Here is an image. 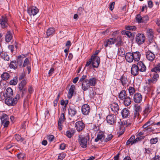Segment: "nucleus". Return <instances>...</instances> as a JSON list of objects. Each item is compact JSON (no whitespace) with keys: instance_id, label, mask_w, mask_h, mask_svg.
Masks as SVG:
<instances>
[{"instance_id":"1","label":"nucleus","mask_w":160,"mask_h":160,"mask_svg":"<svg viewBox=\"0 0 160 160\" xmlns=\"http://www.w3.org/2000/svg\"><path fill=\"white\" fill-rule=\"evenodd\" d=\"M97 79L95 77H91L89 79H87L84 81L82 83V89L86 91L88 90L91 86H94L97 83Z\"/></svg>"},{"instance_id":"2","label":"nucleus","mask_w":160,"mask_h":160,"mask_svg":"<svg viewBox=\"0 0 160 160\" xmlns=\"http://www.w3.org/2000/svg\"><path fill=\"white\" fill-rule=\"evenodd\" d=\"M7 97L5 100V103L8 106H13L17 103L20 96L19 94H17L14 98H12L11 96Z\"/></svg>"},{"instance_id":"3","label":"nucleus","mask_w":160,"mask_h":160,"mask_svg":"<svg viewBox=\"0 0 160 160\" xmlns=\"http://www.w3.org/2000/svg\"><path fill=\"white\" fill-rule=\"evenodd\" d=\"M87 137L82 135H79L78 136V142L81 147L83 148L87 147Z\"/></svg>"},{"instance_id":"4","label":"nucleus","mask_w":160,"mask_h":160,"mask_svg":"<svg viewBox=\"0 0 160 160\" xmlns=\"http://www.w3.org/2000/svg\"><path fill=\"white\" fill-rule=\"evenodd\" d=\"M1 123L4 128H7L9 124V117L6 114L3 113L1 117Z\"/></svg>"},{"instance_id":"5","label":"nucleus","mask_w":160,"mask_h":160,"mask_svg":"<svg viewBox=\"0 0 160 160\" xmlns=\"http://www.w3.org/2000/svg\"><path fill=\"white\" fill-rule=\"evenodd\" d=\"M145 39V37L143 34L142 33H138L136 36V40L138 45H141L144 42Z\"/></svg>"},{"instance_id":"6","label":"nucleus","mask_w":160,"mask_h":160,"mask_svg":"<svg viewBox=\"0 0 160 160\" xmlns=\"http://www.w3.org/2000/svg\"><path fill=\"white\" fill-rule=\"evenodd\" d=\"M76 107L73 104H71L69 106L68 109V113L69 116L73 117L77 113V111Z\"/></svg>"},{"instance_id":"7","label":"nucleus","mask_w":160,"mask_h":160,"mask_svg":"<svg viewBox=\"0 0 160 160\" xmlns=\"http://www.w3.org/2000/svg\"><path fill=\"white\" fill-rule=\"evenodd\" d=\"M39 10L36 7L32 6L28 8L27 12L30 16H34L38 12Z\"/></svg>"},{"instance_id":"8","label":"nucleus","mask_w":160,"mask_h":160,"mask_svg":"<svg viewBox=\"0 0 160 160\" xmlns=\"http://www.w3.org/2000/svg\"><path fill=\"white\" fill-rule=\"evenodd\" d=\"M92 64L94 68H98L99 65L100 61V58L98 56L92 55L91 56Z\"/></svg>"},{"instance_id":"9","label":"nucleus","mask_w":160,"mask_h":160,"mask_svg":"<svg viewBox=\"0 0 160 160\" xmlns=\"http://www.w3.org/2000/svg\"><path fill=\"white\" fill-rule=\"evenodd\" d=\"M116 116L112 114L108 115L106 117L107 122L110 125H113L116 121Z\"/></svg>"},{"instance_id":"10","label":"nucleus","mask_w":160,"mask_h":160,"mask_svg":"<svg viewBox=\"0 0 160 160\" xmlns=\"http://www.w3.org/2000/svg\"><path fill=\"white\" fill-rule=\"evenodd\" d=\"M76 129L78 132L82 131L85 128V124L82 121L77 122L75 124Z\"/></svg>"},{"instance_id":"11","label":"nucleus","mask_w":160,"mask_h":160,"mask_svg":"<svg viewBox=\"0 0 160 160\" xmlns=\"http://www.w3.org/2000/svg\"><path fill=\"white\" fill-rule=\"evenodd\" d=\"M90 111V109L89 105L87 104L83 105L82 107L81 111L82 113L84 115L88 114Z\"/></svg>"},{"instance_id":"12","label":"nucleus","mask_w":160,"mask_h":160,"mask_svg":"<svg viewBox=\"0 0 160 160\" xmlns=\"http://www.w3.org/2000/svg\"><path fill=\"white\" fill-rule=\"evenodd\" d=\"M142 95L140 93H136L133 96V101L136 103H140L142 101Z\"/></svg>"},{"instance_id":"13","label":"nucleus","mask_w":160,"mask_h":160,"mask_svg":"<svg viewBox=\"0 0 160 160\" xmlns=\"http://www.w3.org/2000/svg\"><path fill=\"white\" fill-rule=\"evenodd\" d=\"M131 73L134 76L138 75L140 71L137 65L134 64L132 65L131 70Z\"/></svg>"},{"instance_id":"14","label":"nucleus","mask_w":160,"mask_h":160,"mask_svg":"<svg viewBox=\"0 0 160 160\" xmlns=\"http://www.w3.org/2000/svg\"><path fill=\"white\" fill-rule=\"evenodd\" d=\"M8 19L5 16H2L0 19V24L2 28H4L7 26L8 25Z\"/></svg>"},{"instance_id":"15","label":"nucleus","mask_w":160,"mask_h":160,"mask_svg":"<svg viewBox=\"0 0 160 160\" xmlns=\"http://www.w3.org/2000/svg\"><path fill=\"white\" fill-rule=\"evenodd\" d=\"M137 65L138 67L140 72H144L146 70V67L144 63L142 61L138 62Z\"/></svg>"},{"instance_id":"16","label":"nucleus","mask_w":160,"mask_h":160,"mask_svg":"<svg viewBox=\"0 0 160 160\" xmlns=\"http://www.w3.org/2000/svg\"><path fill=\"white\" fill-rule=\"evenodd\" d=\"M110 108L112 111L115 115H117L118 113L119 108L117 103H113L111 105Z\"/></svg>"},{"instance_id":"17","label":"nucleus","mask_w":160,"mask_h":160,"mask_svg":"<svg viewBox=\"0 0 160 160\" xmlns=\"http://www.w3.org/2000/svg\"><path fill=\"white\" fill-rule=\"evenodd\" d=\"M125 57L126 61L128 62H132L133 60L132 52H127L125 55Z\"/></svg>"},{"instance_id":"18","label":"nucleus","mask_w":160,"mask_h":160,"mask_svg":"<svg viewBox=\"0 0 160 160\" xmlns=\"http://www.w3.org/2000/svg\"><path fill=\"white\" fill-rule=\"evenodd\" d=\"M146 58L150 61H152L155 57V55L150 51H148L146 53Z\"/></svg>"},{"instance_id":"19","label":"nucleus","mask_w":160,"mask_h":160,"mask_svg":"<svg viewBox=\"0 0 160 160\" xmlns=\"http://www.w3.org/2000/svg\"><path fill=\"white\" fill-rule=\"evenodd\" d=\"M151 107L149 105H147L143 111V115L144 118H146L151 112Z\"/></svg>"},{"instance_id":"20","label":"nucleus","mask_w":160,"mask_h":160,"mask_svg":"<svg viewBox=\"0 0 160 160\" xmlns=\"http://www.w3.org/2000/svg\"><path fill=\"white\" fill-rule=\"evenodd\" d=\"M24 57L25 55L23 54H22L17 56L16 62L17 64L19 66L20 68L22 67L23 60Z\"/></svg>"},{"instance_id":"21","label":"nucleus","mask_w":160,"mask_h":160,"mask_svg":"<svg viewBox=\"0 0 160 160\" xmlns=\"http://www.w3.org/2000/svg\"><path fill=\"white\" fill-rule=\"evenodd\" d=\"M133 58L135 61L138 62L140 60L141 56L140 53L138 51L132 52Z\"/></svg>"},{"instance_id":"22","label":"nucleus","mask_w":160,"mask_h":160,"mask_svg":"<svg viewBox=\"0 0 160 160\" xmlns=\"http://www.w3.org/2000/svg\"><path fill=\"white\" fill-rule=\"evenodd\" d=\"M76 132V130L74 129H69L67 130L65 134V135L68 138H70L74 135Z\"/></svg>"},{"instance_id":"23","label":"nucleus","mask_w":160,"mask_h":160,"mask_svg":"<svg viewBox=\"0 0 160 160\" xmlns=\"http://www.w3.org/2000/svg\"><path fill=\"white\" fill-rule=\"evenodd\" d=\"M116 42V39L113 38H110L106 40L104 43L105 47H107L110 45L113 44Z\"/></svg>"},{"instance_id":"24","label":"nucleus","mask_w":160,"mask_h":160,"mask_svg":"<svg viewBox=\"0 0 160 160\" xmlns=\"http://www.w3.org/2000/svg\"><path fill=\"white\" fill-rule=\"evenodd\" d=\"M12 38V35L11 32L8 31L5 37V40L6 42H9Z\"/></svg>"},{"instance_id":"25","label":"nucleus","mask_w":160,"mask_h":160,"mask_svg":"<svg viewBox=\"0 0 160 160\" xmlns=\"http://www.w3.org/2000/svg\"><path fill=\"white\" fill-rule=\"evenodd\" d=\"M75 88V85H72L71 86L68 91V96L69 98H71L72 97Z\"/></svg>"},{"instance_id":"26","label":"nucleus","mask_w":160,"mask_h":160,"mask_svg":"<svg viewBox=\"0 0 160 160\" xmlns=\"http://www.w3.org/2000/svg\"><path fill=\"white\" fill-rule=\"evenodd\" d=\"M127 97L126 92L125 90H122L119 94L118 98L120 100H123Z\"/></svg>"},{"instance_id":"27","label":"nucleus","mask_w":160,"mask_h":160,"mask_svg":"<svg viewBox=\"0 0 160 160\" xmlns=\"http://www.w3.org/2000/svg\"><path fill=\"white\" fill-rule=\"evenodd\" d=\"M121 114L123 118H127L129 114V111L128 109L124 108L121 111Z\"/></svg>"},{"instance_id":"28","label":"nucleus","mask_w":160,"mask_h":160,"mask_svg":"<svg viewBox=\"0 0 160 160\" xmlns=\"http://www.w3.org/2000/svg\"><path fill=\"white\" fill-rule=\"evenodd\" d=\"M28 82V81L26 79H23L22 80L18 85V88L20 91H21L23 89L24 87L25 86Z\"/></svg>"},{"instance_id":"29","label":"nucleus","mask_w":160,"mask_h":160,"mask_svg":"<svg viewBox=\"0 0 160 160\" xmlns=\"http://www.w3.org/2000/svg\"><path fill=\"white\" fill-rule=\"evenodd\" d=\"M147 34L149 40L152 39L153 37V33L152 29H148L147 31Z\"/></svg>"},{"instance_id":"30","label":"nucleus","mask_w":160,"mask_h":160,"mask_svg":"<svg viewBox=\"0 0 160 160\" xmlns=\"http://www.w3.org/2000/svg\"><path fill=\"white\" fill-rule=\"evenodd\" d=\"M105 138V135L102 132H100L98 133L97 135V138L95 139V142H98L99 140L102 141Z\"/></svg>"},{"instance_id":"31","label":"nucleus","mask_w":160,"mask_h":160,"mask_svg":"<svg viewBox=\"0 0 160 160\" xmlns=\"http://www.w3.org/2000/svg\"><path fill=\"white\" fill-rule=\"evenodd\" d=\"M18 65L16 60L12 61L9 65V67L11 69H13L14 70L16 69L18 67Z\"/></svg>"},{"instance_id":"32","label":"nucleus","mask_w":160,"mask_h":160,"mask_svg":"<svg viewBox=\"0 0 160 160\" xmlns=\"http://www.w3.org/2000/svg\"><path fill=\"white\" fill-rule=\"evenodd\" d=\"M122 101H123V103L125 106H128L129 105L131 102V99L128 96L125 98Z\"/></svg>"},{"instance_id":"33","label":"nucleus","mask_w":160,"mask_h":160,"mask_svg":"<svg viewBox=\"0 0 160 160\" xmlns=\"http://www.w3.org/2000/svg\"><path fill=\"white\" fill-rule=\"evenodd\" d=\"M120 80L123 86H125L128 82L127 78L124 76H122L120 78Z\"/></svg>"},{"instance_id":"34","label":"nucleus","mask_w":160,"mask_h":160,"mask_svg":"<svg viewBox=\"0 0 160 160\" xmlns=\"http://www.w3.org/2000/svg\"><path fill=\"white\" fill-rule=\"evenodd\" d=\"M134 111L140 113L142 110V108L141 106L138 104H135L134 105Z\"/></svg>"},{"instance_id":"35","label":"nucleus","mask_w":160,"mask_h":160,"mask_svg":"<svg viewBox=\"0 0 160 160\" xmlns=\"http://www.w3.org/2000/svg\"><path fill=\"white\" fill-rule=\"evenodd\" d=\"M1 54L2 55L1 56V57L5 60L8 61L9 60L10 58L7 53L4 52H2Z\"/></svg>"},{"instance_id":"36","label":"nucleus","mask_w":160,"mask_h":160,"mask_svg":"<svg viewBox=\"0 0 160 160\" xmlns=\"http://www.w3.org/2000/svg\"><path fill=\"white\" fill-rule=\"evenodd\" d=\"M6 94L7 97L12 96L13 94V92L12 89L10 88H8L6 90Z\"/></svg>"},{"instance_id":"37","label":"nucleus","mask_w":160,"mask_h":160,"mask_svg":"<svg viewBox=\"0 0 160 160\" xmlns=\"http://www.w3.org/2000/svg\"><path fill=\"white\" fill-rule=\"evenodd\" d=\"M54 32V28H50L47 30L46 34L48 36H49L52 34Z\"/></svg>"},{"instance_id":"38","label":"nucleus","mask_w":160,"mask_h":160,"mask_svg":"<svg viewBox=\"0 0 160 160\" xmlns=\"http://www.w3.org/2000/svg\"><path fill=\"white\" fill-rule=\"evenodd\" d=\"M9 73L7 72H3L1 75V77L3 80H6L9 78Z\"/></svg>"},{"instance_id":"39","label":"nucleus","mask_w":160,"mask_h":160,"mask_svg":"<svg viewBox=\"0 0 160 160\" xmlns=\"http://www.w3.org/2000/svg\"><path fill=\"white\" fill-rule=\"evenodd\" d=\"M135 137L134 135H132L129 139L127 141L126 144L128 145L131 143V145H132L135 143V142H133V140L134 139Z\"/></svg>"},{"instance_id":"40","label":"nucleus","mask_w":160,"mask_h":160,"mask_svg":"<svg viewBox=\"0 0 160 160\" xmlns=\"http://www.w3.org/2000/svg\"><path fill=\"white\" fill-rule=\"evenodd\" d=\"M125 29L128 30L134 31L136 30V27L135 26H126L125 27Z\"/></svg>"},{"instance_id":"41","label":"nucleus","mask_w":160,"mask_h":160,"mask_svg":"<svg viewBox=\"0 0 160 160\" xmlns=\"http://www.w3.org/2000/svg\"><path fill=\"white\" fill-rule=\"evenodd\" d=\"M18 82V78L17 77H15L13 79L10 81V84L11 85H15L17 84Z\"/></svg>"},{"instance_id":"42","label":"nucleus","mask_w":160,"mask_h":160,"mask_svg":"<svg viewBox=\"0 0 160 160\" xmlns=\"http://www.w3.org/2000/svg\"><path fill=\"white\" fill-rule=\"evenodd\" d=\"M136 21L138 23H142V18L140 14L137 15L135 18Z\"/></svg>"},{"instance_id":"43","label":"nucleus","mask_w":160,"mask_h":160,"mask_svg":"<svg viewBox=\"0 0 160 160\" xmlns=\"http://www.w3.org/2000/svg\"><path fill=\"white\" fill-rule=\"evenodd\" d=\"M152 71L155 72H160V63L158 64L154 68H153L152 70Z\"/></svg>"},{"instance_id":"44","label":"nucleus","mask_w":160,"mask_h":160,"mask_svg":"<svg viewBox=\"0 0 160 160\" xmlns=\"http://www.w3.org/2000/svg\"><path fill=\"white\" fill-rule=\"evenodd\" d=\"M65 119V114L63 112H62L61 114L60 118L59 119L58 122L63 123Z\"/></svg>"},{"instance_id":"45","label":"nucleus","mask_w":160,"mask_h":160,"mask_svg":"<svg viewBox=\"0 0 160 160\" xmlns=\"http://www.w3.org/2000/svg\"><path fill=\"white\" fill-rule=\"evenodd\" d=\"M128 90L130 95H132L135 92L134 88L132 87H129Z\"/></svg>"},{"instance_id":"46","label":"nucleus","mask_w":160,"mask_h":160,"mask_svg":"<svg viewBox=\"0 0 160 160\" xmlns=\"http://www.w3.org/2000/svg\"><path fill=\"white\" fill-rule=\"evenodd\" d=\"M15 138L17 141L20 142H22L24 140V138L21 137V136L18 134L15 135Z\"/></svg>"},{"instance_id":"47","label":"nucleus","mask_w":160,"mask_h":160,"mask_svg":"<svg viewBox=\"0 0 160 160\" xmlns=\"http://www.w3.org/2000/svg\"><path fill=\"white\" fill-rule=\"evenodd\" d=\"M118 53L119 55L122 56L124 55L125 54V51L124 49L123 48H120L118 49Z\"/></svg>"},{"instance_id":"48","label":"nucleus","mask_w":160,"mask_h":160,"mask_svg":"<svg viewBox=\"0 0 160 160\" xmlns=\"http://www.w3.org/2000/svg\"><path fill=\"white\" fill-rule=\"evenodd\" d=\"M29 64H30V62L29 59L26 58L24 61L22 65V67H25L26 66H28Z\"/></svg>"},{"instance_id":"49","label":"nucleus","mask_w":160,"mask_h":160,"mask_svg":"<svg viewBox=\"0 0 160 160\" xmlns=\"http://www.w3.org/2000/svg\"><path fill=\"white\" fill-rule=\"evenodd\" d=\"M122 34L127 35L129 38H130L132 36V33L131 32L125 30L123 31L122 32Z\"/></svg>"},{"instance_id":"50","label":"nucleus","mask_w":160,"mask_h":160,"mask_svg":"<svg viewBox=\"0 0 160 160\" xmlns=\"http://www.w3.org/2000/svg\"><path fill=\"white\" fill-rule=\"evenodd\" d=\"M158 138H155L151 139L150 141V143L151 144H155L158 142Z\"/></svg>"},{"instance_id":"51","label":"nucleus","mask_w":160,"mask_h":160,"mask_svg":"<svg viewBox=\"0 0 160 160\" xmlns=\"http://www.w3.org/2000/svg\"><path fill=\"white\" fill-rule=\"evenodd\" d=\"M66 154L65 153H60L58 156V160H62L65 157Z\"/></svg>"},{"instance_id":"52","label":"nucleus","mask_w":160,"mask_h":160,"mask_svg":"<svg viewBox=\"0 0 160 160\" xmlns=\"http://www.w3.org/2000/svg\"><path fill=\"white\" fill-rule=\"evenodd\" d=\"M113 135L111 134H109L107 136L106 138L105 139L104 141L105 142H107L111 140L112 139L113 137Z\"/></svg>"},{"instance_id":"53","label":"nucleus","mask_w":160,"mask_h":160,"mask_svg":"<svg viewBox=\"0 0 160 160\" xmlns=\"http://www.w3.org/2000/svg\"><path fill=\"white\" fill-rule=\"evenodd\" d=\"M140 115V113L134 111V113L133 114V118L134 119H138Z\"/></svg>"},{"instance_id":"54","label":"nucleus","mask_w":160,"mask_h":160,"mask_svg":"<svg viewBox=\"0 0 160 160\" xmlns=\"http://www.w3.org/2000/svg\"><path fill=\"white\" fill-rule=\"evenodd\" d=\"M54 137L53 135H48L47 136V139L50 142H52L54 139Z\"/></svg>"},{"instance_id":"55","label":"nucleus","mask_w":160,"mask_h":160,"mask_svg":"<svg viewBox=\"0 0 160 160\" xmlns=\"http://www.w3.org/2000/svg\"><path fill=\"white\" fill-rule=\"evenodd\" d=\"M125 127L119 128V131L118 132L119 135H122L125 131Z\"/></svg>"},{"instance_id":"56","label":"nucleus","mask_w":160,"mask_h":160,"mask_svg":"<svg viewBox=\"0 0 160 160\" xmlns=\"http://www.w3.org/2000/svg\"><path fill=\"white\" fill-rule=\"evenodd\" d=\"M142 23H146L147 21L148 20V17L147 16H145L142 17Z\"/></svg>"},{"instance_id":"57","label":"nucleus","mask_w":160,"mask_h":160,"mask_svg":"<svg viewBox=\"0 0 160 160\" xmlns=\"http://www.w3.org/2000/svg\"><path fill=\"white\" fill-rule=\"evenodd\" d=\"M115 5V2H112L110 3L109 4V9L112 11L114 9Z\"/></svg>"},{"instance_id":"58","label":"nucleus","mask_w":160,"mask_h":160,"mask_svg":"<svg viewBox=\"0 0 160 160\" xmlns=\"http://www.w3.org/2000/svg\"><path fill=\"white\" fill-rule=\"evenodd\" d=\"M83 9H84L82 8L79 7L78 10V13L79 14H82L83 13Z\"/></svg>"},{"instance_id":"59","label":"nucleus","mask_w":160,"mask_h":160,"mask_svg":"<svg viewBox=\"0 0 160 160\" xmlns=\"http://www.w3.org/2000/svg\"><path fill=\"white\" fill-rule=\"evenodd\" d=\"M86 77L87 75H83L80 79L79 82H82V83L84 81L86 80L85 79L86 78Z\"/></svg>"},{"instance_id":"60","label":"nucleus","mask_w":160,"mask_h":160,"mask_svg":"<svg viewBox=\"0 0 160 160\" xmlns=\"http://www.w3.org/2000/svg\"><path fill=\"white\" fill-rule=\"evenodd\" d=\"M148 7L149 8H151L153 7V4L151 0H149L148 1Z\"/></svg>"},{"instance_id":"61","label":"nucleus","mask_w":160,"mask_h":160,"mask_svg":"<svg viewBox=\"0 0 160 160\" xmlns=\"http://www.w3.org/2000/svg\"><path fill=\"white\" fill-rule=\"evenodd\" d=\"M66 147V145L64 143H62L60 145V149L61 150H63L65 149Z\"/></svg>"},{"instance_id":"62","label":"nucleus","mask_w":160,"mask_h":160,"mask_svg":"<svg viewBox=\"0 0 160 160\" xmlns=\"http://www.w3.org/2000/svg\"><path fill=\"white\" fill-rule=\"evenodd\" d=\"M54 71V69L53 68H51L48 73V75L49 76H50L52 73H53Z\"/></svg>"},{"instance_id":"63","label":"nucleus","mask_w":160,"mask_h":160,"mask_svg":"<svg viewBox=\"0 0 160 160\" xmlns=\"http://www.w3.org/2000/svg\"><path fill=\"white\" fill-rule=\"evenodd\" d=\"M149 82L150 83H155L157 80L156 79H155L154 78L152 77V78L150 80H149Z\"/></svg>"},{"instance_id":"64","label":"nucleus","mask_w":160,"mask_h":160,"mask_svg":"<svg viewBox=\"0 0 160 160\" xmlns=\"http://www.w3.org/2000/svg\"><path fill=\"white\" fill-rule=\"evenodd\" d=\"M152 160H160V156L156 155L152 158Z\"/></svg>"}]
</instances>
